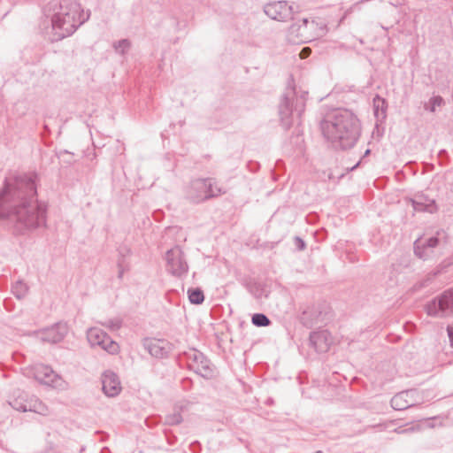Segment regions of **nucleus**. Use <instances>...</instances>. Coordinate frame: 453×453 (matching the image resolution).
Listing matches in <instances>:
<instances>
[{"mask_svg": "<svg viewBox=\"0 0 453 453\" xmlns=\"http://www.w3.org/2000/svg\"><path fill=\"white\" fill-rule=\"evenodd\" d=\"M37 176L5 178L0 189V219H8L16 234H27L46 226L47 208L37 199Z\"/></svg>", "mask_w": 453, "mask_h": 453, "instance_id": "nucleus-1", "label": "nucleus"}, {"mask_svg": "<svg viewBox=\"0 0 453 453\" xmlns=\"http://www.w3.org/2000/svg\"><path fill=\"white\" fill-rule=\"evenodd\" d=\"M321 132L336 150L353 148L361 134V123L357 115L348 109H336L320 122Z\"/></svg>", "mask_w": 453, "mask_h": 453, "instance_id": "nucleus-2", "label": "nucleus"}, {"mask_svg": "<svg viewBox=\"0 0 453 453\" xmlns=\"http://www.w3.org/2000/svg\"><path fill=\"white\" fill-rule=\"evenodd\" d=\"M43 13L50 19L51 41L72 35L90 16V11L85 13L76 0H51L44 6Z\"/></svg>", "mask_w": 453, "mask_h": 453, "instance_id": "nucleus-3", "label": "nucleus"}, {"mask_svg": "<svg viewBox=\"0 0 453 453\" xmlns=\"http://www.w3.org/2000/svg\"><path fill=\"white\" fill-rule=\"evenodd\" d=\"M307 97L308 91L297 88L290 76L278 106L280 120L285 129H288L295 119L301 118L305 110Z\"/></svg>", "mask_w": 453, "mask_h": 453, "instance_id": "nucleus-4", "label": "nucleus"}, {"mask_svg": "<svg viewBox=\"0 0 453 453\" xmlns=\"http://www.w3.org/2000/svg\"><path fill=\"white\" fill-rule=\"evenodd\" d=\"M213 178L192 180L184 188V197L190 203L198 204L225 194Z\"/></svg>", "mask_w": 453, "mask_h": 453, "instance_id": "nucleus-5", "label": "nucleus"}, {"mask_svg": "<svg viewBox=\"0 0 453 453\" xmlns=\"http://www.w3.org/2000/svg\"><path fill=\"white\" fill-rule=\"evenodd\" d=\"M425 310L428 316L445 318L453 314V288L445 290L441 295L428 302Z\"/></svg>", "mask_w": 453, "mask_h": 453, "instance_id": "nucleus-6", "label": "nucleus"}, {"mask_svg": "<svg viewBox=\"0 0 453 453\" xmlns=\"http://www.w3.org/2000/svg\"><path fill=\"white\" fill-rule=\"evenodd\" d=\"M166 271L174 277L182 278L188 272L185 254L179 245L168 250L165 254Z\"/></svg>", "mask_w": 453, "mask_h": 453, "instance_id": "nucleus-7", "label": "nucleus"}, {"mask_svg": "<svg viewBox=\"0 0 453 453\" xmlns=\"http://www.w3.org/2000/svg\"><path fill=\"white\" fill-rule=\"evenodd\" d=\"M185 357L190 370L206 379L213 376V369L211 361L203 353L193 349L188 352H185Z\"/></svg>", "mask_w": 453, "mask_h": 453, "instance_id": "nucleus-8", "label": "nucleus"}, {"mask_svg": "<svg viewBox=\"0 0 453 453\" xmlns=\"http://www.w3.org/2000/svg\"><path fill=\"white\" fill-rule=\"evenodd\" d=\"M422 403V395L416 388L403 390L395 395L390 404L396 411H403Z\"/></svg>", "mask_w": 453, "mask_h": 453, "instance_id": "nucleus-9", "label": "nucleus"}, {"mask_svg": "<svg viewBox=\"0 0 453 453\" xmlns=\"http://www.w3.org/2000/svg\"><path fill=\"white\" fill-rule=\"evenodd\" d=\"M87 338L91 346H99L110 354H115L119 349V345L100 328L88 329Z\"/></svg>", "mask_w": 453, "mask_h": 453, "instance_id": "nucleus-10", "label": "nucleus"}, {"mask_svg": "<svg viewBox=\"0 0 453 453\" xmlns=\"http://www.w3.org/2000/svg\"><path fill=\"white\" fill-rule=\"evenodd\" d=\"M265 13L272 19L278 21H288L293 19V6L287 1H275L268 3L264 6Z\"/></svg>", "mask_w": 453, "mask_h": 453, "instance_id": "nucleus-11", "label": "nucleus"}, {"mask_svg": "<svg viewBox=\"0 0 453 453\" xmlns=\"http://www.w3.org/2000/svg\"><path fill=\"white\" fill-rule=\"evenodd\" d=\"M327 319H329L328 312L326 311V306L321 304L307 307L300 317L301 323L307 328H311Z\"/></svg>", "mask_w": 453, "mask_h": 453, "instance_id": "nucleus-12", "label": "nucleus"}, {"mask_svg": "<svg viewBox=\"0 0 453 453\" xmlns=\"http://www.w3.org/2000/svg\"><path fill=\"white\" fill-rule=\"evenodd\" d=\"M68 333V326L65 322H58L50 327L40 331V338L42 342L58 343L63 341Z\"/></svg>", "mask_w": 453, "mask_h": 453, "instance_id": "nucleus-13", "label": "nucleus"}, {"mask_svg": "<svg viewBox=\"0 0 453 453\" xmlns=\"http://www.w3.org/2000/svg\"><path fill=\"white\" fill-rule=\"evenodd\" d=\"M144 349L156 358H165L173 349V345L164 339H145Z\"/></svg>", "mask_w": 453, "mask_h": 453, "instance_id": "nucleus-14", "label": "nucleus"}, {"mask_svg": "<svg viewBox=\"0 0 453 453\" xmlns=\"http://www.w3.org/2000/svg\"><path fill=\"white\" fill-rule=\"evenodd\" d=\"M310 346L318 353H326L333 343V338L328 330L314 331L310 334Z\"/></svg>", "mask_w": 453, "mask_h": 453, "instance_id": "nucleus-15", "label": "nucleus"}, {"mask_svg": "<svg viewBox=\"0 0 453 453\" xmlns=\"http://www.w3.org/2000/svg\"><path fill=\"white\" fill-rule=\"evenodd\" d=\"M35 378L42 384L58 387L61 377L48 365H38L35 368Z\"/></svg>", "mask_w": 453, "mask_h": 453, "instance_id": "nucleus-16", "label": "nucleus"}, {"mask_svg": "<svg viewBox=\"0 0 453 453\" xmlns=\"http://www.w3.org/2000/svg\"><path fill=\"white\" fill-rule=\"evenodd\" d=\"M102 388L107 396H116L121 390L120 382L116 373L106 372L103 375Z\"/></svg>", "mask_w": 453, "mask_h": 453, "instance_id": "nucleus-17", "label": "nucleus"}, {"mask_svg": "<svg viewBox=\"0 0 453 453\" xmlns=\"http://www.w3.org/2000/svg\"><path fill=\"white\" fill-rule=\"evenodd\" d=\"M314 21L310 22L308 19H303L299 23H294L289 27V32L296 35L299 42H305L310 40L308 32L311 28H314Z\"/></svg>", "mask_w": 453, "mask_h": 453, "instance_id": "nucleus-18", "label": "nucleus"}, {"mask_svg": "<svg viewBox=\"0 0 453 453\" xmlns=\"http://www.w3.org/2000/svg\"><path fill=\"white\" fill-rule=\"evenodd\" d=\"M413 210L416 211H426L433 213L436 211L435 201L428 199L426 196L421 195L415 199H411Z\"/></svg>", "mask_w": 453, "mask_h": 453, "instance_id": "nucleus-19", "label": "nucleus"}, {"mask_svg": "<svg viewBox=\"0 0 453 453\" xmlns=\"http://www.w3.org/2000/svg\"><path fill=\"white\" fill-rule=\"evenodd\" d=\"M373 112L377 120H383L387 117L388 102L383 97L376 95L372 100Z\"/></svg>", "mask_w": 453, "mask_h": 453, "instance_id": "nucleus-20", "label": "nucleus"}, {"mask_svg": "<svg viewBox=\"0 0 453 453\" xmlns=\"http://www.w3.org/2000/svg\"><path fill=\"white\" fill-rule=\"evenodd\" d=\"M414 254L422 260H428L434 256V250H429L420 240L414 242Z\"/></svg>", "mask_w": 453, "mask_h": 453, "instance_id": "nucleus-21", "label": "nucleus"}, {"mask_svg": "<svg viewBox=\"0 0 453 453\" xmlns=\"http://www.w3.org/2000/svg\"><path fill=\"white\" fill-rule=\"evenodd\" d=\"M28 395L26 393H20L16 398L10 402V405L16 411L27 412L28 409Z\"/></svg>", "mask_w": 453, "mask_h": 453, "instance_id": "nucleus-22", "label": "nucleus"}, {"mask_svg": "<svg viewBox=\"0 0 453 453\" xmlns=\"http://www.w3.org/2000/svg\"><path fill=\"white\" fill-rule=\"evenodd\" d=\"M27 411H32L45 416L48 414V408L38 398L32 396L28 401Z\"/></svg>", "mask_w": 453, "mask_h": 453, "instance_id": "nucleus-23", "label": "nucleus"}, {"mask_svg": "<svg viewBox=\"0 0 453 453\" xmlns=\"http://www.w3.org/2000/svg\"><path fill=\"white\" fill-rule=\"evenodd\" d=\"M188 296L192 304H202L204 301V294L200 288H189L188 290Z\"/></svg>", "mask_w": 453, "mask_h": 453, "instance_id": "nucleus-24", "label": "nucleus"}, {"mask_svg": "<svg viewBox=\"0 0 453 453\" xmlns=\"http://www.w3.org/2000/svg\"><path fill=\"white\" fill-rule=\"evenodd\" d=\"M28 288L22 280L16 281L12 287V294L18 298L22 299L26 296Z\"/></svg>", "mask_w": 453, "mask_h": 453, "instance_id": "nucleus-25", "label": "nucleus"}, {"mask_svg": "<svg viewBox=\"0 0 453 453\" xmlns=\"http://www.w3.org/2000/svg\"><path fill=\"white\" fill-rule=\"evenodd\" d=\"M251 322L258 327L268 326L271 325L270 319L264 313H255L251 318Z\"/></svg>", "mask_w": 453, "mask_h": 453, "instance_id": "nucleus-26", "label": "nucleus"}, {"mask_svg": "<svg viewBox=\"0 0 453 453\" xmlns=\"http://www.w3.org/2000/svg\"><path fill=\"white\" fill-rule=\"evenodd\" d=\"M116 52L124 55L131 47V42L128 39H121L113 43Z\"/></svg>", "mask_w": 453, "mask_h": 453, "instance_id": "nucleus-27", "label": "nucleus"}, {"mask_svg": "<svg viewBox=\"0 0 453 453\" xmlns=\"http://www.w3.org/2000/svg\"><path fill=\"white\" fill-rule=\"evenodd\" d=\"M443 104V98L441 96H434L430 98L429 103L425 104V110L430 112H434L437 106Z\"/></svg>", "mask_w": 453, "mask_h": 453, "instance_id": "nucleus-28", "label": "nucleus"}, {"mask_svg": "<svg viewBox=\"0 0 453 453\" xmlns=\"http://www.w3.org/2000/svg\"><path fill=\"white\" fill-rule=\"evenodd\" d=\"M183 418L180 411H176L172 414L166 415L165 423L169 426H176L182 422Z\"/></svg>", "mask_w": 453, "mask_h": 453, "instance_id": "nucleus-29", "label": "nucleus"}, {"mask_svg": "<svg viewBox=\"0 0 453 453\" xmlns=\"http://www.w3.org/2000/svg\"><path fill=\"white\" fill-rule=\"evenodd\" d=\"M421 242L424 243V245H426L429 250H434V249L439 245L440 239L437 236H432Z\"/></svg>", "mask_w": 453, "mask_h": 453, "instance_id": "nucleus-30", "label": "nucleus"}, {"mask_svg": "<svg viewBox=\"0 0 453 453\" xmlns=\"http://www.w3.org/2000/svg\"><path fill=\"white\" fill-rule=\"evenodd\" d=\"M284 170V163L281 160H277L275 163L273 177L276 180Z\"/></svg>", "mask_w": 453, "mask_h": 453, "instance_id": "nucleus-31", "label": "nucleus"}, {"mask_svg": "<svg viewBox=\"0 0 453 453\" xmlns=\"http://www.w3.org/2000/svg\"><path fill=\"white\" fill-rule=\"evenodd\" d=\"M119 253H120L122 257L118 260V269H119L118 278L119 280H121L123 278V274H124V273L126 271V268H125V265H124V254L122 253L121 250L119 251Z\"/></svg>", "mask_w": 453, "mask_h": 453, "instance_id": "nucleus-32", "label": "nucleus"}, {"mask_svg": "<svg viewBox=\"0 0 453 453\" xmlns=\"http://www.w3.org/2000/svg\"><path fill=\"white\" fill-rule=\"evenodd\" d=\"M291 142L295 144V146L297 148V150L302 152L303 151V139L302 138V135L297 133V134L295 137L291 138Z\"/></svg>", "mask_w": 453, "mask_h": 453, "instance_id": "nucleus-33", "label": "nucleus"}, {"mask_svg": "<svg viewBox=\"0 0 453 453\" xmlns=\"http://www.w3.org/2000/svg\"><path fill=\"white\" fill-rule=\"evenodd\" d=\"M294 244L298 251H303L306 248L305 242L299 236L294 237Z\"/></svg>", "mask_w": 453, "mask_h": 453, "instance_id": "nucleus-34", "label": "nucleus"}, {"mask_svg": "<svg viewBox=\"0 0 453 453\" xmlns=\"http://www.w3.org/2000/svg\"><path fill=\"white\" fill-rule=\"evenodd\" d=\"M189 449L192 453H200L202 445L198 441H194L189 444Z\"/></svg>", "mask_w": 453, "mask_h": 453, "instance_id": "nucleus-35", "label": "nucleus"}, {"mask_svg": "<svg viewBox=\"0 0 453 453\" xmlns=\"http://www.w3.org/2000/svg\"><path fill=\"white\" fill-rule=\"evenodd\" d=\"M165 434L168 444L173 445L177 441L176 435H174L172 432L165 431Z\"/></svg>", "mask_w": 453, "mask_h": 453, "instance_id": "nucleus-36", "label": "nucleus"}, {"mask_svg": "<svg viewBox=\"0 0 453 453\" xmlns=\"http://www.w3.org/2000/svg\"><path fill=\"white\" fill-rule=\"evenodd\" d=\"M446 330L449 339L450 346L453 347V326H448Z\"/></svg>", "mask_w": 453, "mask_h": 453, "instance_id": "nucleus-37", "label": "nucleus"}, {"mask_svg": "<svg viewBox=\"0 0 453 453\" xmlns=\"http://www.w3.org/2000/svg\"><path fill=\"white\" fill-rule=\"evenodd\" d=\"M311 53V49L310 48H303L301 52H300V58H306L309 57Z\"/></svg>", "mask_w": 453, "mask_h": 453, "instance_id": "nucleus-38", "label": "nucleus"}, {"mask_svg": "<svg viewBox=\"0 0 453 453\" xmlns=\"http://www.w3.org/2000/svg\"><path fill=\"white\" fill-rule=\"evenodd\" d=\"M109 326L112 329H119L120 326H121V322L119 320H116V321H109Z\"/></svg>", "mask_w": 453, "mask_h": 453, "instance_id": "nucleus-39", "label": "nucleus"}, {"mask_svg": "<svg viewBox=\"0 0 453 453\" xmlns=\"http://www.w3.org/2000/svg\"><path fill=\"white\" fill-rule=\"evenodd\" d=\"M447 156H448V152H447V150H441L439 151V153H438V157H439L440 158L445 157H447Z\"/></svg>", "mask_w": 453, "mask_h": 453, "instance_id": "nucleus-40", "label": "nucleus"}, {"mask_svg": "<svg viewBox=\"0 0 453 453\" xmlns=\"http://www.w3.org/2000/svg\"><path fill=\"white\" fill-rule=\"evenodd\" d=\"M360 162L361 160H359L355 165H353L352 167L350 168H348V172H351V171H354L355 169H357L358 167V165H360Z\"/></svg>", "mask_w": 453, "mask_h": 453, "instance_id": "nucleus-41", "label": "nucleus"}, {"mask_svg": "<svg viewBox=\"0 0 453 453\" xmlns=\"http://www.w3.org/2000/svg\"><path fill=\"white\" fill-rule=\"evenodd\" d=\"M413 431H414V427H410V428H406V429L402 430V433L408 434V433H411V432H413Z\"/></svg>", "mask_w": 453, "mask_h": 453, "instance_id": "nucleus-42", "label": "nucleus"}, {"mask_svg": "<svg viewBox=\"0 0 453 453\" xmlns=\"http://www.w3.org/2000/svg\"><path fill=\"white\" fill-rule=\"evenodd\" d=\"M101 453H111V450L107 447H104L101 450Z\"/></svg>", "mask_w": 453, "mask_h": 453, "instance_id": "nucleus-43", "label": "nucleus"}, {"mask_svg": "<svg viewBox=\"0 0 453 453\" xmlns=\"http://www.w3.org/2000/svg\"><path fill=\"white\" fill-rule=\"evenodd\" d=\"M249 167H250V170L252 171V172H254V171H256L257 169V168H256V166L254 165H249Z\"/></svg>", "mask_w": 453, "mask_h": 453, "instance_id": "nucleus-44", "label": "nucleus"}, {"mask_svg": "<svg viewBox=\"0 0 453 453\" xmlns=\"http://www.w3.org/2000/svg\"><path fill=\"white\" fill-rule=\"evenodd\" d=\"M428 280H425L424 282L420 283L418 288H422V287H425L426 286V283H427Z\"/></svg>", "mask_w": 453, "mask_h": 453, "instance_id": "nucleus-45", "label": "nucleus"}, {"mask_svg": "<svg viewBox=\"0 0 453 453\" xmlns=\"http://www.w3.org/2000/svg\"><path fill=\"white\" fill-rule=\"evenodd\" d=\"M160 214H161V213H159V212H155V215H154V216H155V219H156L157 220H159V218H158V217H160Z\"/></svg>", "mask_w": 453, "mask_h": 453, "instance_id": "nucleus-46", "label": "nucleus"}, {"mask_svg": "<svg viewBox=\"0 0 453 453\" xmlns=\"http://www.w3.org/2000/svg\"><path fill=\"white\" fill-rule=\"evenodd\" d=\"M160 214H161V213H159V212H155V215H154V216H155V219H156L157 220H159V218H158V217H160Z\"/></svg>", "mask_w": 453, "mask_h": 453, "instance_id": "nucleus-47", "label": "nucleus"}, {"mask_svg": "<svg viewBox=\"0 0 453 453\" xmlns=\"http://www.w3.org/2000/svg\"><path fill=\"white\" fill-rule=\"evenodd\" d=\"M249 165H254L256 166V168H258V164H257V163H251V162H250Z\"/></svg>", "mask_w": 453, "mask_h": 453, "instance_id": "nucleus-48", "label": "nucleus"}, {"mask_svg": "<svg viewBox=\"0 0 453 453\" xmlns=\"http://www.w3.org/2000/svg\"><path fill=\"white\" fill-rule=\"evenodd\" d=\"M370 153V150H366V151L365 152V156L368 155Z\"/></svg>", "mask_w": 453, "mask_h": 453, "instance_id": "nucleus-49", "label": "nucleus"}, {"mask_svg": "<svg viewBox=\"0 0 453 453\" xmlns=\"http://www.w3.org/2000/svg\"><path fill=\"white\" fill-rule=\"evenodd\" d=\"M146 424L150 426V424L149 423V418L146 419Z\"/></svg>", "mask_w": 453, "mask_h": 453, "instance_id": "nucleus-50", "label": "nucleus"}, {"mask_svg": "<svg viewBox=\"0 0 453 453\" xmlns=\"http://www.w3.org/2000/svg\"><path fill=\"white\" fill-rule=\"evenodd\" d=\"M315 453H324L322 450H317Z\"/></svg>", "mask_w": 453, "mask_h": 453, "instance_id": "nucleus-51", "label": "nucleus"}]
</instances>
